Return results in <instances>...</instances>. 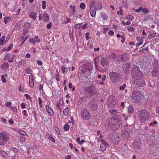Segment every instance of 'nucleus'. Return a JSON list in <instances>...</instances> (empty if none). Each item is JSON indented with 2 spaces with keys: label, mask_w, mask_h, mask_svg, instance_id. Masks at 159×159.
<instances>
[{
  "label": "nucleus",
  "mask_w": 159,
  "mask_h": 159,
  "mask_svg": "<svg viewBox=\"0 0 159 159\" xmlns=\"http://www.w3.org/2000/svg\"><path fill=\"white\" fill-rule=\"evenodd\" d=\"M139 113L140 116V121L141 122L144 123L148 119L149 114L147 110L140 109L139 111Z\"/></svg>",
  "instance_id": "f257e3e1"
},
{
  "label": "nucleus",
  "mask_w": 159,
  "mask_h": 159,
  "mask_svg": "<svg viewBox=\"0 0 159 159\" xmlns=\"http://www.w3.org/2000/svg\"><path fill=\"white\" fill-rule=\"evenodd\" d=\"M108 137L110 141L115 145L118 143L120 141V138L119 134L116 132L110 134Z\"/></svg>",
  "instance_id": "f03ea898"
},
{
  "label": "nucleus",
  "mask_w": 159,
  "mask_h": 159,
  "mask_svg": "<svg viewBox=\"0 0 159 159\" xmlns=\"http://www.w3.org/2000/svg\"><path fill=\"white\" fill-rule=\"evenodd\" d=\"M104 56H99L94 59V63L95 66H97V65L100 63L101 61V64L102 66H107L108 64V60L106 58H104Z\"/></svg>",
  "instance_id": "7ed1b4c3"
},
{
  "label": "nucleus",
  "mask_w": 159,
  "mask_h": 159,
  "mask_svg": "<svg viewBox=\"0 0 159 159\" xmlns=\"http://www.w3.org/2000/svg\"><path fill=\"white\" fill-rule=\"evenodd\" d=\"M84 92L86 94L90 96L96 94L97 91L95 88L93 86H90L85 88Z\"/></svg>",
  "instance_id": "20e7f679"
},
{
  "label": "nucleus",
  "mask_w": 159,
  "mask_h": 159,
  "mask_svg": "<svg viewBox=\"0 0 159 159\" xmlns=\"http://www.w3.org/2000/svg\"><path fill=\"white\" fill-rule=\"evenodd\" d=\"M9 139V135L5 133H0V145H3Z\"/></svg>",
  "instance_id": "39448f33"
},
{
  "label": "nucleus",
  "mask_w": 159,
  "mask_h": 159,
  "mask_svg": "<svg viewBox=\"0 0 159 159\" xmlns=\"http://www.w3.org/2000/svg\"><path fill=\"white\" fill-rule=\"evenodd\" d=\"M140 92L138 90H134L132 94V97L135 102H137L141 100Z\"/></svg>",
  "instance_id": "423d86ee"
},
{
  "label": "nucleus",
  "mask_w": 159,
  "mask_h": 159,
  "mask_svg": "<svg viewBox=\"0 0 159 159\" xmlns=\"http://www.w3.org/2000/svg\"><path fill=\"white\" fill-rule=\"evenodd\" d=\"M121 124L122 123H120V122H117L111 121V123L109 125V128L113 131H116L119 128Z\"/></svg>",
  "instance_id": "0eeeda50"
},
{
  "label": "nucleus",
  "mask_w": 159,
  "mask_h": 159,
  "mask_svg": "<svg viewBox=\"0 0 159 159\" xmlns=\"http://www.w3.org/2000/svg\"><path fill=\"white\" fill-rule=\"evenodd\" d=\"M110 77L111 80L114 82L118 81L120 79L118 74L113 72L110 73Z\"/></svg>",
  "instance_id": "6e6552de"
},
{
  "label": "nucleus",
  "mask_w": 159,
  "mask_h": 159,
  "mask_svg": "<svg viewBox=\"0 0 159 159\" xmlns=\"http://www.w3.org/2000/svg\"><path fill=\"white\" fill-rule=\"evenodd\" d=\"M131 75L134 78L137 79L142 78L143 74L140 70H132Z\"/></svg>",
  "instance_id": "1a4fd4ad"
},
{
  "label": "nucleus",
  "mask_w": 159,
  "mask_h": 159,
  "mask_svg": "<svg viewBox=\"0 0 159 159\" xmlns=\"http://www.w3.org/2000/svg\"><path fill=\"white\" fill-rule=\"evenodd\" d=\"M81 115L83 119L87 120L91 117V115L89 111L86 109H82L81 111Z\"/></svg>",
  "instance_id": "9d476101"
},
{
  "label": "nucleus",
  "mask_w": 159,
  "mask_h": 159,
  "mask_svg": "<svg viewBox=\"0 0 159 159\" xmlns=\"http://www.w3.org/2000/svg\"><path fill=\"white\" fill-rule=\"evenodd\" d=\"M132 84H136L137 86L139 87L144 86L145 84V82L143 79L140 78L134 80L132 82Z\"/></svg>",
  "instance_id": "9b49d317"
},
{
  "label": "nucleus",
  "mask_w": 159,
  "mask_h": 159,
  "mask_svg": "<svg viewBox=\"0 0 159 159\" xmlns=\"http://www.w3.org/2000/svg\"><path fill=\"white\" fill-rule=\"evenodd\" d=\"M89 107L90 109L93 111H96L98 108V105L95 99H93L90 102Z\"/></svg>",
  "instance_id": "f8f14e48"
},
{
  "label": "nucleus",
  "mask_w": 159,
  "mask_h": 159,
  "mask_svg": "<svg viewBox=\"0 0 159 159\" xmlns=\"http://www.w3.org/2000/svg\"><path fill=\"white\" fill-rule=\"evenodd\" d=\"M121 134L122 136L124 139L129 138L130 136V133L129 131L126 130L125 129L121 130Z\"/></svg>",
  "instance_id": "ddd939ff"
},
{
  "label": "nucleus",
  "mask_w": 159,
  "mask_h": 159,
  "mask_svg": "<svg viewBox=\"0 0 159 159\" xmlns=\"http://www.w3.org/2000/svg\"><path fill=\"white\" fill-rule=\"evenodd\" d=\"M93 67L90 63H87L82 66L80 67L81 70H92Z\"/></svg>",
  "instance_id": "4468645a"
},
{
  "label": "nucleus",
  "mask_w": 159,
  "mask_h": 159,
  "mask_svg": "<svg viewBox=\"0 0 159 159\" xmlns=\"http://www.w3.org/2000/svg\"><path fill=\"white\" fill-rule=\"evenodd\" d=\"M107 146H108V144L107 142L105 140L103 141L100 146L101 150L103 152L105 151L106 150Z\"/></svg>",
  "instance_id": "2eb2a0df"
},
{
  "label": "nucleus",
  "mask_w": 159,
  "mask_h": 159,
  "mask_svg": "<svg viewBox=\"0 0 159 159\" xmlns=\"http://www.w3.org/2000/svg\"><path fill=\"white\" fill-rule=\"evenodd\" d=\"M120 116L118 115H114L112 117V118H111V121L113 122L116 121L118 122H120V123H122V121L120 119Z\"/></svg>",
  "instance_id": "dca6fc26"
},
{
  "label": "nucleus",
  "mask_w": 159,
  "mask_h": 159,
  "mask_svg": "<svg viewBox=\"0 0 159 159\" xmlns=\"http://www.w3.org/2000/svg\"><path fill=\"white\" fill-rule=\"evenodd\" d=\"M102 7V5L100 2H97L93 6V8L96 10L101 9Z\"/></svg>",
  "instance_id": "f3484780"
},
{
  "label": "nucleus",
  "mask_w": 159,
  "mask_h": 159,
  "mask_svg": "<svg viewBox=\"0 0 159 159\" xmlns=\"http://www.w3.org/2000/svg\"><path fill=\"white\" fill-rule=\"evenodd\" d=\"M29 17L33 20H36L37 17L36 13L34 11H31L29 15Z\"/></svg>",
  "instance_id": "a211bd4d"
},
{
  "label": "nucleus",
  "mask_w": 159,
  "mask_h": 159,
  "mask_svg": "<svg viewBox=\"0 0 159 159\" xmlns=\"http://www.w3.org/2000/svg\"><path fill=\"white\" fill-rule=\"evenodd\" d=\"M0 152L1 156L5 158H9L10 156V155L3 150H1Z\"/></svg>",
  "instance_id": "6ab92c4d"
},
{
  "label": "nucleus",
  "mask_w": 159,
  "mask_h": 159,
  "mask_svg": "<svg viewBox=\"0 0 159 159\" xmlns=\"http://www.w3.org/2000/svg\"><path fill=\"white\" fill-rule=\"evenodd\" d=\"M46 108L49 114L50 115H51V116H52L54 115V113L52 110L48 105H47L46 106Z\"/></svg>",
  "instance_id": "aec40b11"
},
{
  "label": "nucleus",
  "mask_w": 159,
  "mask_h": 159,
  "mask_svg": "<svg viewBox=\"0 0 159 159\" xmlns=\"http://www.w3.org/2000/svg\"><path fill=\"white\" fill-rule=\"evenodd\" d=\"M129 58V55L128 54L125 53L123 54L121 57V61H127Z\"/></svg>",
  "instance_id": "412c9836"
},
{
  "label": "nucleus",
  "mask_w": 159,
  "mask_h": 159,
  "mask_svg": "<svg viewBox=\"0 0 159 159\" xmlns=\"http://www.w3.org/2000/svg\"><path fill=\"white\" fill-rule=\"evenodd\" d=\"M29 80L30 85L31 88H33L34 86V83L33 77L32 75H30Z\"/></svg>",
  "instance_id": "4be33fe9"
},
{
  "label": "nucleus",
  "mask_w": 159,
  "mask_h": 159,
  "mask_svg": "<svg viewBox=\"0 0 159 159\" xmlns=\"http://www.w3.org/2000/svg\"><path fill=\"white\" fill-rule=\"evenodd\" d=\"M96 10L94 8H90V13L91 16L94 17L96 14Z\"/></svg>",
  "instance_id": "5701e85b"
},
{
  "label": "nucleus",
  "mask_w": 159,
  "mask_h": 159,
  "mask_svg": "<svg viewBox=\"0 0 159 159\" xmlns=\"http://www.w3.org/2000/svg\"><path fill=\"white\" fill-rule=\"evenodd\" d=\"M127 110L129 114H132L134 112V107L132 106H129L128 107Z\"/></svg>",
  "instance_id": "b1692460"
},
{
  "label": "nucleus",
  "mask_w": 159,
  "mask_h": 159,
  "mask_svg": "<svg viewBox=\"0 0 159 159\" xmlns=\"http://www.w3.org/2000/svg\"><path fill=\"white\" fill-rule=\"evenodd\" d=\"M43 15V21L44 22L47 21L49 19V17L48 14L46 12H44Z\"/></svg>",
  "instance_id": "393cba45"
},
{
  "label": "nucleus",
  "mask_w": 159,
  "mask_h": 159,
  "mask_svg": "<svg viewBox=\"0 0 159 159\" xmlns=\"http://www.w3.org/2000/svg\"><path fill=\"white\" fill-rule=\"evenodd\" d=\"M12 20V18L11 17L8 16L7 17H5L4 18V24H7L8 21H11V22Z\"/></svg>",
  "instance_id": "a878e982"
},
{
  "label": "nucleus",
  "mask_w": 159,
  "mask_h": 159,
  "mask_svg": "<svg viewBox=\"0 0 159 159\" xmlns=\"http://www.w3.org/2000/svg\"><path fill=\"white\" fill-rule=\"evenodd\" d=\"M46 137L50 139L52 142H55V140L52 137V136L48 134H47L46 135Z\"/></svg>",
  "instance_id": "bb28decb"
},
{
  "label": "nucleus",
  "mask_w": 159,
  "mask_h": 159,
  "mask_svg": "<svg viewBox=\"0 0 159 159\" xmlns=\"http://www.w3.org/2000/svg\"><path fill=\"white\" fill-rule=\"evenodd\" d=\"M9 66L8 63H5L2 65L1 68L2 70H7Z\"/></svg>",
  "instance_id": "cd10ccee"
},
{
  "label": "nucleus",
  "mask_w": 159,
  "mask_h": 159,
  "mask_svg": "<svg viewBox=\"0 0 159 159\" xmlns=\"http://www.w3.org/2000/svg\"><path fill=\"white\" fill-rule=\"evenodd\" d=\"M152 74L154 76L157 77L159 75V71L158 70H152Z\"/></svg>",
  "instance_id": "c85d7f7f"
},
{
  "label": "nucleus",
  "mask_w": 159,
  "mask_h": 159,
  "mask_svg": "<svg viewBox=\"0 0 159 159\" xmlns=\"http://www.w3.org/2000/svg\"><path fill=\"white\" fill-rule=\"evenodd\" d=\"M140 8L141 9V11H142L144 14H147L149 12V10L146 8H144L142 7H140Z\"/></svg>",
  "instance_id": "c756f323"
},
{
  "label": "nucleus",
  "mask_w": 159,
  "mask_h": 159,
  "mask_svg": "<svg viewBox=\"0 0 159 159\" xmlns=\"http://www.w3.org/2000/svg\"><path fill=\"white\" fill-rule=\"evenodd\" d=\"M101 17L103 19L105 20H108L109 18L108 16L105 13L102 14Z\"/></svg>",
  "instance_id": "7c9ffc66"
},
{
  "label": "nucleus",
  "mask_w": 159,
  "mask_h": 159,
  "mask_svg": "<svg viewBox=\"0 0 159 159\" xmlns=\"http://www.w3.org/2000/svg\"><path fill=\"white\" fill-rule=\"evenodd\" d=\"M115 100V98L113 97H110L108 98V101L110 104L113 103Z\"/></svg>",
  "instance_id": "2f4dec72"
},
{
  "label": "nucleus",
  "mask_w": 159,
  "mask_h": 159,
  "mask_svg": "<svg viewBox=\"0 0 159 159\" xmlns=\"http://www.w3.org/2000/svg\"><path fill=\"white\" fill-rule=\"evenodd\" d=\"M125 18L126 19L130 21L133 20L134 19V17L131 15H127L125 17Z\"/></svg>",
  "instance_id": "473e14b6"
},
{
  "label": "nucleus",
  "mask_w": 159,
  "mask_h": 159,
  "mask_svg": "<svg viewBox=\"0 0 159 159\" xmlns=\"http://www.w3.org/2000/svg\"><path fill=\"white\" fill-rule=\"evenodd\" d=\"M78 75H79V74L81 75L82 76H84L85 75V73L87 72V70H79Z\"/></svg>",
  "instance_id": "72a5a7b5"
},
{
  "label": "nucleus",
  "mask_w": 159,
  "mask_h": 159,
  "mask_svg": "<svg viewBox=\"0 0 159 159\" xmlns=\"http://www.w3.org/2000/svg\"><path fill=\"white\" fill-rule=\"evenodd\" d=\"M63 113L64 115L67 116L69 113V108L68 107H66L63 111Z\"/></svg>",
  "instance_id": "f704fd0d"
},
{
  "label": "nucleus",
  "mask_w": 159,
  "mask_h": 159,
  "mask_svg": "<svg viewBox=\"0 0 159 159\" xmlns=\"http://www.w3.org/2000/svg\"><path fill=\"white\" fill-rule=\"evenodd\" d=\"M82 23H77L76 24L75 26H74V28L75 29H79L80 28L82 27V26L81 25V24Z\"/></svg>",
  "instance_id": "c9c22d12"
},
{
  "label": "nucleus",
  "mask_w": 159,
  "mask_h": 159,
  "mask_svg": "<svg viewBox=\"0 0 159 159\" xmlns=\"http://www.w3.org/2000/svg\"><path fill=\"white\" fill-rule=\"evenodd\" d=\"M11 56V54L10 53L5 52V53L4 59L5 60H8Z\"/></svg>",
  "instance_id": "e433bc0d"
},
{
  "label": "nucleus",
  "mask_w": 159,
  "mask_h": 159,
  "mask_svg": "<svg viewBox=\"0 0 159 159\" xmlns=\"http://www.w3.org/2000/svg\"><path fill=\"white\" fill-rule=\"evenodd\" d=\"M5 39V37L4 36H2L0 38V45H2L4 41V40Z\"/></svg>",
  "instance_id": "4c0bfd02"
},
{
  "label": "nucleus",
  "mask_w": 159,
  "mask_h": 159,
  "mask_svg": "<svg viewBox=\"0 0 159 159\" xmlns=\"http://www.w3.org/2000/svg\"><path fill=\"white\" fill-rule=\"evenodd\" d=\"M33 111H32L33 114L34 116V118L35 119V120H36V121H37V113L35 111V108H33Z\"/></svg>",
  "instance_id": "58836bf2"
},
{
  "label": "nucleus",
  "mask_w": 159,
  "mask_h": 159,
  "mask_svg": "<svg viewBox=\"0 0 159 159\" xmlns=\"http://www.w3.org/2000/svg\"><path fill=\"white\" fill-rule=\"evenodd\" d=\"M70 9L71 10V11L75 13L76 12L75 11V7L74 5H71L70 7Z\"/></svg>",
  "instance_id": "ea45409f"
},
{
  "label": "nucleus",
  "mask_w": 159,
  "mask_h": 159,
  "mask_svg": "<svg viewBox=\"0 0 159 159\" xmlns=\"http://www.w3.org/2000/svg\"><path fill=\"white\" fill-rule=\"evenodd\" d=\"M85 7L86 5L84 3H81L80 5V7L82 10H84Z\"/></svg>",
  "instance_id": "a19ab883"
},
{
  "label": "nucleus",
  "mask_w": 159,
  "mask_h": 159,
  "mask_svg": "<svg viewBox=\"0 0 159 159\" xmlns=\"http://www.w3.org/2000/svg\"><path fill=\"white\" fill-rule=\"evenodd\" d=\"M127 28L129 31L133 32L135 30V28L131 26H129L127 27Z\"/></svg>",
  "instance_id": "79ce46f5"
},
{
  "label": "nucleus",
  "mask_w": 159,
  "mask_h": 159,
  "mask_svg": "<svg viewBox=\"0 0 159 159\" xmlns=\"http://www.w3.org/2000/svg\"><path fill=\"white\" fill-rule=\"evenodd\" d=\"M18 138L20 141L22 142H24L25 140V138L24 137L21 135L19 136Z\"/></svg>",
  "instance_id": "37998d69"
},
{
  "label": "nucleus",
  "mask_w": 159,
  "mask_h": 159,
  "mask_svg": "<svg viewBox=\"0 0 159 159\" xmlns=\"http://www.w3.org/2000/svg\"><path fill=\"white\" fill-rule=\"evenodd\" d=\"M31 26V25L30 23L27 22L25 23V27L27 29H29Z\"/></svg>",
  "instance_id": "c03bdc74"
},
{
  "label": "nucleus",
  "mask_w": 159,
  "mask_h": 159,
  "mask_svg": "<svg viewBox=\"0 0 159 159\" xmlns=\"http://www.w3.org/2000/svg\"><path fill=\"white\" fill-rule=\"evenodd\" d=\"M94 3L95 1L93 0H92L90 1L89 5V7L90 8H93V6L94 5Z\"/></svg>",
  "instance_id": "a18cd8bd"
},
{
  "label": "nucleus",
  "mask_w": 159,
  "mask_h": 159,
  "mask_svg": "<svg viewBox=\"0 0 159 159\" xmlns=\"http://www.w3.org/2000/svg\"><path fill=\"white\" fill-rule=\"evenodd\" d=\"M156 35V33H154L152 34H150L148 36V39H151L152 38H153L154 37H155Z\"/></svg>",
  "instance_id": "49530a36"
},
{
  "label": "nucleus",
  "mask_w": 159,
  "mask_h": 159,
  "mask_svg": "<svg viewBox=\"0 0 159 159\" xmlns=\"http://www.w3.org/2000/svg\"><path fill=\"white\" fill-rule=\"evenodd\" d=\"M29 41L30 43H33V44H35L36 43L34 38H30L29 40Z\"/></svg>",
  "instance_id": "de8ad7c7"
},
{
  "label": "nucleus",
  "mask_w": 159,
  "mask_h": 159,
  "mask_svg": "<svg viewBox=\"0 0 159 159\" xmlns=\"http://www.w3.org/2000/svg\"><path fill=\"white\" fill-rule=\"evenodd\" d=\"M57 71L58 70H56V72H57V73L56 75V79L57 81H59L60 80V79L59 78V72H58Z\"/></svg>",
  "instance_id": "09e8293b"
},
{
  "label": "nucleus",
  "mask_w": 159,
  "mask_h": 159,
  "mask_svg": "<svg viewBox=\"0 0 159 159\" xmlns=\"http://www.w3.org/2000/svg\"><path fill=\"white\" fill-rule=\"evenodd\" d=\"M46 2L45 1H43L42 2V8L43 9H45L46 8Z\"/></svg>",
  "instance_id": "8fccbe9b"
},
{
  "label": "nucleus",
  "mask_w": 159,
  "mask_h": 159,
  "mask_svg": "<svg viewBox=\"0 0 159 159\" xmlns=\"http://www.w3.org/2000/svg\"><path fill=\"white\" fill-rule=\"evenodd\" d=\"M34 39L35 40L36 43H39L40 42L41 40L39 39L37 36H35L34 37Z\"/></svg>",
  "instance_id": "3c124183"
},
{
  "label": "nucleus",
  "mask_w": 159,
  "mask_h": 159,
  "mask_svg": "<svg viewBox=\"0 0 159 159\" xmlns=\"http://www.w3.org/2000/svg\"><path fill=\"white\" fill-rule=\"evenodd\" d=\"M19 132L20 134L24 136H25L26 135V133L22 130H20V131H19Z\"/></svg>",
  "instance_id": "603ef678"
},
{
  "label": "nucleus",
  "mask_w": 159,
  "mask_h": 159,
  "mask_svg": "<svg viewBox=\"0 0 159 159\" xmlns=\"http://www.w3.org/2000/svg\"><path fill=\"white\" fill-rule=\"evenodd\" d=\"M126 86V84H124L122 85L119 87V89L120 90H124L125 89Z\"/></svg>",
  "instance_id": "864d4df0"
},
{
  "label": "nucleus",
  "mask_w": 159,
  "mask_h": 159,
  "mask_svg": "<svg viewBox=\"0 0 159 159\" xmlns=\"http://www.w3.org/2000/svg\"><path fill=\"white\" fill-rule=\"evenodd\" d=\"M64 129L65 131L68 130L69 129V125H66L64 127Z\"/></svg>",
  "instance_id": "5fc2aeb1"
},
{
  "label": "nucleus",
  "mask_w": 159,
  "mask_h": 159,
  "mask_svg": "<svg viewBox=\"0 0 159 159\" xmlns=\"http://www.w3.org/2000/svg\"><path fill=\"white\" fill-rule=\"evenodd\" d=\"M13 44H11L9 45V46L7 48V51H10L13 47Z\"/></svg>",
  "instance_id": "6e6d98bb"
},
{
  "label": "nucleus",
  "mask_w": 159,
  "mask_h": 159,
  "mask_svg": "<svg viewBox=\"0 0 159 159\" xmlns=\"http://www.w3.org/2000/svg\"><path fill=\"white\" fill-rule=\"evenodd\" d=\"M11 109L14 112H16L17 111V110L16 108L12 106L10 107Z\"/></svg>",
  "instance_id": "4d7b16f0"
},
{
  "label": "nucleus",
  "mask_w": 159,
  "mask_h": 159,
  "mask_svg": "<svg viewBox=\"0 0 159 159\" xmlns=\"http://www.w3.org/2000/svg\"><path fill=\"white\" fill-rule=\"evenodd\" d=\"M2 81L3 83H5L6 82V79L4 75H2L1 77Z\"/></svg>",
  "instance_id": "13d9d810"
},
{
  "label": "nucleus",
  "mask_w": 159,
  "mask_h": 159,
  "mask_svg": "<svg viewBox=\"0 0 159 159\" xmlns=\"http://www.w3.org/2000/svg\"><path fill=\"white\" fill-rule=\"evenodd\" d=\"M122 5L125 8H128L127 4L126 2L125 1L123 2Z\"/></svg>",
  "instance_id": "bf43d9fd"
},
{
  "label": "nucleus",
  "mask_w": 159,
  "mask_h": 159,
  "mask_svg": "<svg viewBox=\"0 0 159 159\" xmlns=\"http://www.w3.org/2000/svg\"><path fill=\"white\" fill-rule=\"evenodd\" d=\"M144 39L143 37H139L136 38V40L138 41H141Z\"/></svg>",
  "instance_id": "052dcab7"
},
{
  "label": "nucleus",
  "mask_w": 159,
  "mask_h": 159,
  "mask_svg": "<svg viewBox=\"0 0 159 159\" xmlns=\"http://www.w3.org/2000/svg\"><path fill=\"white\" fill-rule=\"evenodd\" d=\"M157 123V122L156 121H154L152 122H151L149 124V125L150 126H155V124H156Z\"/></svg>",
  "instance_id": "680f3d73"
},
{
  "label": "nucleus",
  "mask_w": 159,
  "mask_h": 159,
  "mask_svg": "<svg viewBox=\"0 0 159 159\" xmlns=\"http://www.w3.org/2000/svg\"><path fill=\"white\" fill-rule=\"evenodd\" d=\"M52 26V23L51 22H49L47 25V28L48 29H50L51 28Z\"/></svg>",
  "instance_id": "e2e57ef3"
},
{
  "label": "nucleus",
  "mask_w": 159,
  "mask_h": 159,
  "mask_svg": "<svg viewBox=\"0 0 159 159\" xmlns=\"http://www.w3.org/2000/svg\"><path fill=\"white\" fill-rule=\"evenodd\" d=\"M108 34L110 36H113L114 34V32L112 30H110L108 31Z\"/></svg>",
  "instance_id": "0e129e2a"
},
{
  "label": "nucleus",
  "mask_w": 159,
  "mask_h": 159,
  "mask_svg": "<svg viewBox=\"0 0 159 159\" xmlns=\"http://www.w3.org/2000/svg\"><path fill=\"white\" fill-rule=\"evenodd\" d=\"M55 130L58 135H60L61 134L60 131L58 128L57 127H55Z\"/></svg>",
  "instance_id": "69168bd1"
},
{
  "label": "nucleus",
  "mask_w": 159,
  "mask_h": 159,
  "mask_svg": "<svg viewBox=\"0 0 159 159\" xmlns=\"http://www.w3.org/2000/svg\"><path fill=\"white\" fill-rule=\"evenodd\" d=\"M116 112V110L115 109H113L109 111V112L111 114H114Z\"/></svg>",
  "instance_id": "338daca9"
},
{
  "label": "nucleus",
  "mask_w": 159,
  "mask_h": 159,
  "mask_svg": "<svg viewBox=\"0 0 159 159\" xmlns=\"http://www.w3.org/2000/svg\"><path fill=\"white\" fill-rule=\"evenodd\" d=\"M24 96L27 99L31 100V98L30 96L27 94H25Z\"/></svg>",
  "instance_id": "774afa93"
}]
</instances>
